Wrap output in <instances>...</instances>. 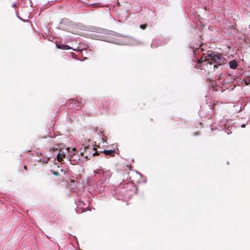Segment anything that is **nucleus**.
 <instances>
[{
	"label": "nucleus",
	"mask_w": 250,
	"mask_h": 250,
	"mask_svg": "<svg viewBox=\"0 0 250 250\" xmlns=\"http://www.w3.org/2000/svg\"><path fill=\"white\" fill-rule=\"evenodd\" d=\"M204 57H206L207 65H211L212 62L216 64L213 66L214 69L225 63V60L222 54L212 51V50L208 51Z\"/></svg>",
	"instance_id": "obj_1"
},
{
	"label": "nucleus",
	"mask_w": 250,
	"mask_h": 250,
	"mask_svg": "<svg viewBox=\"0 0 250 250\" xmlns=\"http://www.w3.org/2000/svg\"><path fill=\"white\" fill-rule=\"evenodd\" d=\"M128 177L132 183H139L141 180V175L136 171L131 170L128 173Z\"/></svg>",
	"instance_id": "obj_2"
},
{
	"label": "nucleus",
	"mask_w": 250,
	"mask_h": 250,
	"mask_svg": "<svg viewBox=\"0 0 250 250\" xmlns=\"http://www.w3.org/2000/svg\"><path fill=\"white\" fill-rule=\"evenodd\" d=\"M110 104V102L108 99L104 98L100 102H99V106L100 108H102L104 110L108 107Z\"/></svg>",
	"instance_id": "obj_3"
},
{
	"label": "nucleus",
	"mask_w": 250,
	"mask_h": 250,
	"mask_svg": "<svg viewBox=\"0 0 250 250\" xmlns=\"http://www.w3.org/2000/svg\"><path fill=\"white\" fill-rule=\"evenodd\" d=\"M197 63L195 67L198 69H202V66L205 64L207 65L206 57H203L200 59H199L196 62Z\"/></svg>",
	"instance_id": "obj_4"
},
{
	"label": "nucleus",
	"mask_w": 250,
	"mask_h": 250,
	"mask_svg": "<svg viewBox=\"0 0 250 250\" xmlns=\"http://www.w3.org/2000/svg\"><path fill=\"white\" fill-rule=\"evenodd\" d=\"M56 46L58 48L63 50H68L71 48L68 45L63 44L62 43L57 44Z\"/></svg>",
	"instance_id": "obj_5"
},
{
	"label": "nucleus",
	"mask_w": 250,
	"mask_h": 250,
	"mask_svg": "<svg viewBox=\"0 0 250 250\" xmlns=\"http://www.w3.org/2000/svg\"><path fill=\"white\" fill-rule=\"evenodd\" d=\"M103 153L107 156H114L115 155V150H104Z\"/></svg>",
	"instance_id": "obj_6"
},
{
	"label": "nucleus",
	"mask_w": 250,
	"mask_h": 250,
	"mask_svg": "<svg viewBox=\"0 0 250 250\" xmlns=\"http://www.w3.org/2000/svg\"><path fill=\"white\" fill-rule=\"evenodd\" d=\"M238 66L237 62L235 60H232L229 62V67L231 69H236Z\"/></svg>",
	"instance_id": "obj_7"
},
{
	"label": "nucleus",
	"mask_w": 250,
	"mask_h": 250,
	"mask_svg": "<svg viewBox=\"0 0 250 250\" xmlns=\"http://www.w3.org/2000/svg\"><path fill=\"white\" fill-rule=\"evenodd\" d=\"M65 156V155L64 153H62L61 151H60V152L58 153L57 155V160L59 162H62L63 160V158H64Z\"/></svg>",
	"instance_id": "obj_8"
},
{
	"label": "nucleus",
	"mask_w": 250,
	"mask_h": 250,
	"mask_svg": "<svg viewBox=\"0 0 250 250\" xmlns=\"http://www.w3.org/2000/svg\"><path fill=\"white\" fill-rule=\"evenodd\" d=\"M72 101L73 102H75L74 105H76V106H74V108L77 107V110H78V109H80L82 108V105L80 104V103L78 102L76 100L73 99H72Z\"/></svg>",
	"instance_id": "obj_9"
},
{
	"label": "nucleus",
	"mask_w": 250,
	"mask_h": 250,
	"mask_svg": "<svg viewBox=\"0 0 250 250\" xmlns=\"http://www.w3.org/2000/svg\"><path fill=\"white\" fill-rule=\"evenodd\" d=\"M242 83H244L246 85H249L250 83V79L249 78H248L247 79H244L242 80Z\"/></svg>",
	"instance_id": "obj_10"
},
{
	"label": "nucleus",
	"mask_w": 250,
	"mask_h": 250,
	"mask_svg": "<svg viewBox=\"0 0 250 250\" xmlns=\"http://www.w3.org/2000/svg\"><path fill=\"white\" fill-rule=\"evenodd\" d=\"M147 27V24H141L140 25V28L142 29H145Z\"/></svg>",
	"instance_id": "obj_11"
},
{
	"label": "nucleus",
	"mask_w": 250,
	"mask_h": 250,
	"mask_svg": "<svg viewBox=\"0 0 250 250\" xmlns=\"http://www.w3.org/2000/svg\"><path fill=\"white\" fill-rule=\"evenodd\" d=\"M53 173L54 175H56V176L59 175V173L57 171H53Z\"/></svg>",
	"instance_id": "obj_12"
},
{
	"label": "nucleus",
	"mask_w": 250,
	"mask_h": 250,
	"mask_svg": "<svg viewBox=\"0 0 250 250\" xmlns=\"http://www.w3.org/2000/svg\"><path fill=\"white\" fill-rule=\"evenodd\" d=\"M102 173V171L101 170H100V171H94V173L95 174H101Z\"/></svg>",
	"instance_id": "obj_13"
},
{
	"label": "nucleus",
	"mask_w": 250,
	"mask_h": 250,
	"mask_svg": "<svg viewBox=\"0 0 250 250\" xmlns=\"http://www.w3.org/2000/svg\"><path fill=\"white\" fill-rule=\"evenodd\" d=\"M98 155H99V153L98 152H94L93 154V156Z\"/></svg>",
	"instance_id": "obj_14"
},
{
	"label": "nucleus",
	"mask_w": 250,
	"mask_h": 250,
	"mask_svg": "<svg viewBox=\"0 0 250 250\" xmlns=\"http://www.w3.org/2000/svg\"><path fill=\"white\" fill-rule=\"evenodd\" d=\"M83 146H84V150H85L87 147H88V146H86V145H85L84 144H83Z\"/></svg>",
	"instance_id": "obj_15"
},
{
	"label": "nucleus",
	"mask_w": 250,
	"mask_h": 250,
	"mask_svg": "<svg viewBox=\"0 0 250 250\" xmlns=\"http://www.w3.org/2000/svg\"><path fill=\"white\" fill-rule=\"evenodd\" d=\"M195 52H196V51H195V50H194V51H193L194 55H196V54Z\"/></svg>",
	"instance_id": "obj_16"
},
{
	"label": "nucleus",
	"mask_w": 250,
	"mask_h": 250,
	"mask_svg": "<svg viewBox=\"0 0 250 250\" xmlns=\"http://www.w3.org/2000/svg\"><path fill=\"white\" fill-rule=\"evenodd\" d=\"M76 148H73L72 150H73V151H76Z\"/></svg>",
	"instance_id": "obj_17"
},
{
	"label": "nucleus",
	"mask_w": 250,
	"mask_h": 250,
	"mask_svg": "<svg viewBox=\"0 0 250 250\" xmlns=\"http://www.w3.org/2000/svg\"><path fill=\"white\" fill-rule=\"evenodd\" d=\"M24 168L25 169H26V170L27 169V167H26V166H25L24 167Z\"/></svg>",
	"instance_id": "obj_18"
},
{
	"label": "nucleus",
	"mask_w": 250,
	"mask_h": 250,
	"mask_svg": "<svg viewBox=\"0 0 250 250\" xmlns=\"http://www.w3.org/2000/svg\"><path fill=\"white\" fill-rule=\"evenodd\" d=\"M52 150L54 151L55 149L54 148H52Z\"/></svg>",
	"instance_id": "obj_19"
}]
</instances>
